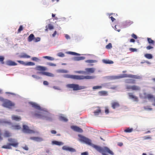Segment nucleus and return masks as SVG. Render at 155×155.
<instances>
[{
	"label": "nucleus",
	"mask_w": 155,
	"mask_h": 155,
	"mask_svg": "<svg viewBox=\"0 0 155 155\" xmlns=\"http://www.w3.org/2000/svg\"><path fill=\"white\" fill-rule=\"evenodd\" d=\"M18 143H8L6 145H5L2 146V148L7 149H11V146H13L15 147H16L18 146Z\"/></svg>",
	"instance_id": "obj_6"
},
{
	"label": "nucleus",
	"mask_w": 155,
	"mask_h": 155,
	"mask_svg": "<svg viewBox=\"0 0 155 155\" xmlns=\"http://www.w3.org/2000/svg\"><path fill=\"white\" fill-rule=\"evenodd\" d=\"M133 130L132 128H127L124 130V131L127 133H130Z\"/></svg>",
	"instance_id": "obj_38"
},
{
	"label": "nucleus",
	"mask_w": 155,
	"mask_h": 155,
	"mask_svg": "<svg viewBox=\"0 0 155 155\" xmlns=\"http://www.w3.org/2000/svg\"><path fill=\"white\" fill-rule=\"evenodd\" d=\"M100 96H107L108 95L107 92L106 91H100L98 92Z\"/></svg>",
	"instance_id": "obj_19"
},
{
	"label": "nucleus",
	"mask_w": 155,
	"mask_h": 155,
	"mask_svg": "<svg viewBox=\"0 0 155 155\" xmlns=\"http://www.w3.org/2000/svg\"><path fill=\"white\" fill-rule=\"evenodd\" d=\"M112 48V44L110 43H109L106 46V48L107 49H110Z\"/></svg>",
	"instance_id": "obj_49"
},
{
	"label": "nucleus",
	"mask_w": 155,
	"mask_h": 155,
	"mask_svg": "<svg viewBox=\"0 0 155 155\" xmlns=\"http://www.w3.org/2000/svg\"><path fill=\"white\" fill-rule=\"evenodd\" d=\"M62 149L67 151H69L71 152H75L76 150L75 149L68 147L67 146H64L62 147Z\"/></svg>",
	"instance_id": "obj_7"
},
{
	"label": "nucleus",
	"mask_w": 155,
	"mask_h": 155,
	"mask_svg": "<svg viewBox=\"0 0 155 155\" xmlns=\"http://www.w3.org/2000/svg\"><path fill=\"white\" fill-rule=\"evenodd\" d=\"M53 88L55 90H61V88H60L59 87H57V86H53Z\"/></svg>",
	"instance_id": "obj_59"
},
{
	"label": "nucleus",
	"mask_w": 155,
	"mask_h": 155,
	"mask_svg": "<svg viewBox=\"0 0 155 155\" xmlns=\"http://www.w3.org/2000/svg\"><path fill=\"white\" fill-rule=\"evenodd\" d=\"M132 37L135 39H137V36L134 34H133L131 35Z\"/></svg>",
	"instance_id": "obj_60"
},
{
	"label": "nucleus",
	"mask_w": 155,
	"mask_h": 155,
	"mask_svg": "<svg viewBox=\"0 0 155 155\" xmlns=\"http://www.w3.org/2000/svg\"><path fill=\"white\" fill-rule=\"evenodd\" d=\"M22 148L26 150H28V148L26 145H25L24 147H22Z\"/></svg>",
	"instance_id": "obj_61"
},
{
	"label": "nucleus",
	"mask_w": 155,
	"mask_h": 155,
	"mask_svg": "<svg viewBox=\"0 0 155 155\" xmlns=\"http://www.w3.org/2000/svg\"><path fill=\"white\" fill-rule=\"evenodd\" d=\"M43 58L47 59L49 60L50 61H53L54 60V58L50 56H43Z\"/></svg>",
	"instance_id": "obj_33"
},
{
	"label": "nucleus",
	"mask_w": 155,
	"mask_h": 155,
	"mask_svg": "<svg viewBox=\"0 0 155 155\" xmlns=\"http://www.w3.org/2000/svg\"><path fill=\"white\" fill-rule=\"evenodd\" d=\"M4 123L8 124L9 125L11 124V123L10 121H6L4 119H0V123Z\"/></svg>",
	"instance_id": "obj_32"
},
{
	"label": "nucleus",
	"mask_w": 155,
	"mask_h": 155,
	"mask_svg": "<svg viewBox=\"0 0 155 155\" xmlns=\"http://www.w3.org/2000/svg\"><path fill=\"white\" fill-rule=\"evenodd\" d=\"M4 59L5 58L3 56H0V62H1V64H4Z\"/></svg>",
	"instance_id": "obj_42"
},
{
	"label": "nucleus",
	"mask_w": 155,
	"mask_h": 155,
	"mask_svg": "<svg viewBox=\"0 0 155 155\" xmlns=\"http://www.w3.org/2000/svg\"><path fill=\"white\" fill-rule=\"evenodd\" d=\"M75 72L76 73H78L79 74H86V71H75Z\"/></svg>",
	"instance_id": "obj_47"
},
{
	"label": "nucleus",
	"mask_w": 155,
	"mask_h": 155,
	"mask_svg": "<svg viewBox=\"0 0 155 155\" xmlns=\"http://www.w3.org/2000/svg\"><path fill=\"white\" fill-rule=\"evenodd\" d=\"M8 141L12 143H17L15 142L16 141L15 139H12V138H9L8 139Z\"/></svg>",
	"instance_id": "obj_48"
},
{
	"label": "nucleus",
	"mask_w": 155,
	"mask_h": 155,
	"mask_svg": "<svg viewBox=\"0 0 155 155\" xmlns=\"http://www.w3.org/2000/svg\"><path fill=\"white\" fill-rule=\"evenodd\" d=\"M88 153L87 152H85L81 153V155H88Z\"/></svg>",
	"instance_id": "obj_64"
},
{
	"label": "nucleus",
	"mask_w": 155,
	"mask_h": 155,
	"mask_svg": "<svg viewBox=\"0 0 155 155\" xmlns=\"http://www.w3.org/2000/svg\"><path fill=\"white\" fill-rule=\"evenodd\" d=\"M30 139L37 142H41L43 141L42 138L39 137H31L30 138Z\"/></svg>",
	"instance_id": "obj_13"
},
{
	"label": "nucleus",
	"mask_w": 155,
	"mask_h": 155,
	"mask_svg": "<svg viewBox=\"0 0 155 155\" xmlns=\"http://www.w3.org/2000/svg\"><path fill=\"white\" fill-rule=\"evenodd\" d=\"M51 143L53 145H57L60 146L64 144V143L62 142L58 141L56 140L52 141Z\"/></svg>",
	"instance_id": "obj_15"
},
{
	"label": "nucleus",
	"mask_w": 155,
	"mask_h": 155,
	"mask_svg": "<svg viewBox=\"0 0 155 155\" xmlns=\"http://www.w3.org/2000/svg\"><path fill=\"white\" fill-rule=\"evenodd\" d=\"M32 77L37 80L40 79H41V77L38 76L36 75H32Z\"/></svg>",
	"instance_id": "obj_44"
},
{
	"label": "nucleus",
	"mask_w": 155,
	"mask_h": 155,
	"mask_svg": "<svg viewBox=\"0 0 155 155\" xmlns=\"http://www.w3.org/2000/svg\"><path fill=\"white\" fill-rule=\"evenodd\" d=\"M66 53L68 54H71L73 55L79 56L81 55V54H80L75 52L70 51L66 52Z\"/></svg>",
	"instance_id": "obj_23"
},
{
	"label": "nucleus",
	"mask_w": 155,
	"mask_h": 155,
	"mask_svg": "<svg viewBox=\"0 0 155 155\" xmlns=\"http://www.w3.org/2000/svg\"><path fill=\"white\" fill-rule=\"evenodd\" d=\"M41 40V38L39 37H37L35 38L34 41L35 42H38L39 41Z\"/></svg>",
	"instance_id": "obj_55"
},
{
	"label": "nucleus",
	"mask_w": 155,
	"mask_h": 155,
	"mask_svg": "<svg viewBox=\"0 0 155 155\" xmlns=\"http://www.w3.org/2000/svg\"><path fill=\"white\" fill-rule=\"evenodd\" d=\"M36 69L38 71H45L46 70V68L45 67L38 66L37 67Z\"/></svg>",
	"instance_id": "obj_20"
},
{
	"label": "nucleus",
	"mask_w": 155,
	"mask_h": 155,
	"mask_svg": "<svg viewBox=\"0 0 155 155\" xmlns=\"http://www.w3.org/2000/svg\"><path fill=\"white\" fill-rule=\"evenodd\" d=\"M23 29V27L22 25H21L20 26V27L18 30V32H21V31Z\"/></svg>",
	"instance_id": "obj_54"
},
{
	"label": "nucleus",
	"mask_w": 155,
	"mask_h": 155,
	"mask_svg": "<svg viewBox=\"0 0 155 155\" xmlns=\"http://www.w3.org/2000/svg\"><path fill=\"white\" fill-rule=\"evenodd\" d=\"M71 127L74 131L77 132L82 133L83 131V130L81 128L77 126H71Z\"/></svg>",
	"instance_id": "obj_9"
},
{
	"label": "nucleus",
	"mask_w": 155,
	"mask_h": 155,
	"mask_svg": "<svg viewBox=\"0 0 155 155\" xmlns=\"http://www.w3.org/2000/svg\"><path fill=\"white\" fill-rule=\"evenodd\" d=\"M2 105L4 107L11 109L15 106V104L9 100L5 99Z\"/></svg>",
	"instance_id": "obj_3"
},
{
	"label": "nucleus",
	"mask_w": 155,
	"mask_h": 155,
	"mask_svg": "<svg viewBox=\"0 0 155 155\" xmlns=\"http://www.w3.org/2000/svg\"><path fill=\"white\" fill-rule=\"evenodd\" d=\"M17 62L20 63V64L25 66L26 62H24V61H18Z\"/></svg>",
	"instance_id": "obj_57"
},
{
	"label": "nucleus",
	"mask_w": 155,
	"mask_h": 155,
	"mask_svg": "<svg viewBox=\"0 0 155 155\" xmlns=\"http://www.w3.org/2000/svg\"><path fill=\"white\" fill-rule=\"evenodd\" d=\"M127 94L129 96V99L133 100L135 101H138V99L137 97L134 95L132 93H128Z\"/></svg>",
	"instance_id": "obj_10"
},
{
	"label": "nucleus",
	"mask_w": 155,
	"mask_h": 155,
	"mask_svg": "<svg viewBox=\"0 0 155 155\" xmlns=\"http://www.w3.org/2000/svg\"><path fill=\"white\" fill-rule=\"evenodd\" d=\"M67 87L71 89L73 91H77L84 89L86 88L85 86H80L77 84H68L66 85Z\"/></svg>",
	"instance_id": "obj_2"
},
{
	"label": "nucleus",
	"mask_w": 155,
	"mask_h": 155,
	"mask_svg": "<svg viewBox=\"0 0 155 155\" xmlns=\"http://www.w3.org/2000/svg\"><path fill=\"white\" fill-rule=\"evenodd\" d=\"M102 61L104 63L106 64H113L114 63L113 61L109 59L106 60L104 59L102 60Z\"/></svg>",
	"instance_id": "obj_21"
},
{
	"label": "nucleus",
	"mask_w": 155,
	"mask_h": 155,
	"mask_svg": "<svg viewBox=\"0 0 155 155\" xmlns=\"http://www.w3.org/2000/svg\"><path fill=\"white\" fill-rule=\"evenodd\" d=\"M95 69L94 68H86L85 69V71H86V73H93L95 71Z\"/></svg>",
	"instance_id": "obj_16"
},
{
	"label": "nucleus",
	"mask_w": 155,
	"mask_h": 155,
	"mask_svg": "<svg viewBox=\"0 0 155 155\" xmlns=\"http://www.w3.org/2000/svg\"><path fill=\"white\" fill-rule=\"evenodd\" d=\"M145 57L148 59H151L153 58V56L152 54H144Z\"/></svg>",
	"instance_id": "obj_29"
},
{
	"label": "nucleus",
	"mask_w": 155,
	"mask_h": 155,
	"mask_svg": "<svg viewBox=\"0 0 155 155\" xmlns=\"http://www.w3.org/2000/svg\"><path fill=\"white\" fill-rule=\"evenodd\" d=\"M132 90L134 91H139L140 90V87L139 86L134 85H132Z\"/></svg>",
	"instance_id": "obj_25"
},
{
	"label": "nucleus",
	"mask_w": 155,
	"mask_h": 155,
	"mask_svg": "<svg viewBox=\"0 0 155 155\" xmlns=\"http://www.w3.org/2000/svg\"><path fill=\"white\" fill-rule=\"evenodd\" d=\"M133 22L130 20H127L124 22L123 23V25L124 28H126L129 26L131 24H133Z\"/></svg>",
	"instance_id": "obj_12"
},
{
	"label": "nucleus",
	"mask_w": 155,
	"mask_h": 155,
	"mask_svg": "<svg viewBox=\"0 0 155 155\" xmlns=\"http://www.w3.org/2000/svg\"><path fill=\"white\" fill-rule=\"evenodd\" d=\"M57 56L61 57H64L65 55L63 53L60 52L57 54Z\"/></svg>",
	"instance_id": "obj_45"
},
{
	"label": "nucleus",
	"mask_w": 155,
	"mask_h": 155,
	"mask_svg": "<svg viewBox=\"0 0 155 155\" xmlns=\"http://www.w3.org/2000/svg\"><path fill=\"white\" fill-rule=\"evenodd\" d=\"M35 39V36L33 34H31L28 38V41L29 42Z\"/></svg>",
	"instance_id": "obj_24"
},
{
	"label": "nucleus",
	"mask_w": 155,
	"mask_h": 155,
	"mask_svg": "<svg viewBox=\"0 0 155 155\" xmlns=\"http://www.w3.org/2000/svg\"><path fill=\"white\" fill-rule=\"evenodd\" d=\"M130 78H133L135 79H140L141 78V77L140 76L135 75H133L130 74Z\"/></svg>",
	"instance_id": "obj_31"
},
{
	"label": "nucleus",
	"mask_w": 155,
	"mask_h": 155,
	"mask_svg": "<svg viewBox=\"0 0 155 155\" xmlns=\"http://www.w3.org/2000/svg\"><path fill=\"white\" fill-rule=\"evenodd\" d=\"M147 40L148 43L149 44L154 45V41L151 39V38H147Z\"/></svg>",
	"instance_id": "obj_36"
},
{
	"label": "nucleus",
	"mask_w": 155,
	"mask_h": 155,
	"mask_svg": "<svg viewBox=\"0 0 155 155\" xmlns=\"http://www.w3.org/2000/svg\"><path fill=\"white\" fill-rule=\"evenodd\" d=\"M129 50L130 51L132 52H135L137 51V49L135 48H129Z\"/></svg>",
	"instance_id": "obj_56"
},
{
	"label": "nucleus",
	"mask_w": 155,
	"mask_h": 155,
	"mask_svg": "<svg viewBox=\"0 0 155 155\" xmlns=\"http://www.w3.org/2000/svg\"><path fill=\"white\" fill-rule=\"evenodd\" d=\"M125 87L127 89H132V86L127 84L125 85Z\"/></svg>",
	"instance_id": "obj_52"
},
{
	"label": "nucleus",
	"mask_w": 155,
	"mask_h": 155,
	"mask_svg": "<svg viewBox=\"0 0 155 155\" xmlns=\"http://www.w3.org/2000/svg\"><path fill=\"white\" fill-rule=\"evenodd\" d=\"M129 76H130V74H123L120 75L121 78L125 77L130 78Z\"/></svg>",
	"instance_id": "obj_39"
},
{
	"label": "nucleus",
	"mask_w": 155,
	"mask_h": 155,
	"mask_svg": "<svg viewBox=\"0 0 155 155\" xmlns=\"http://www.w3.org/2000/svg\"><path fill=\"white\" fill-rule=\"evenodd\" d=\"M44 75L51 77H53L54 76V74H53L46 71H44Z\"/></svg>",
	"instance_id": "obj_30"
},
{
	"label": "nucleus",
	"mask_w": 155,
	"mask_h": 155,
	"mask_svg": "<svg viewBox=\"0 0 155 155\" xmlns=\"http://www.w3.org/2000/svg\"><path fill=\"white\" fill-rule=\"evenodd\" d=\"M56 71L58 73H66L68 72V71L67 70L61 69L57 70Z\"/></svg>",
	"instance_id": "obj_22"
},
{
	"label": "nucleus",
	"mask_w": 155,
	"mask_h": 155,
	"mask_svg": "<svg viewBox=\"0 0 155 155\" xmlns=\"http://www.w3.org/2000/svg\"><path fill=\"white\" fill-rule=\"evenodd\" d=\"M59 119L60 120L64 122H67L68 121V119L66 117L62 116H60Z\"/></svg>",
	"instance_id": "obj_28"
},
{
	"label": "nucleus",
	"mask_w": 155,
	"mask_h": 155,
	"mask_svg": "<svg viewBox=\"0 0 155 155\" xmlns=\"http://www.w3.org/2000/svg\"><path fill=\"white\" fill-rule=\"evenodd\" d=\"M13 129L15 130H19L21 128V127L20 126L18 125H15L13 126Z\"/></svg>",
	"instance_id": "obj_41"
},
{
	"label": "nucleus",
	"mask_w": 155,
	"mask_h": 155,
	"mask_svg": "<svg viewBox=\"0 0 155 155\" xmlns=\"http://www.w3.org/2000/svg\"><path fill=\"white\" fill-rule=\"evenodd\" d=\"M85 57H84L75 56L73 57L72 60L75 61H79L81 60H84Z\"/></svg>",
	"instance_id": "obj_14"
},
{
	"label": "nucleus",
	"mask_w": 155,
	"mask_h": 155,
	"mask_svg": "<svg viewBox=\"0 0 155 155\" xmlns=\"http://www.w3.org/2000/svg\"><path fill=\"white\" fill-rule=\"evenodd\" d=\"M153 48V47L150 46H148L146 47V48L147 50H150Z\"/></svg>",
	"instance_id": "obj_63"
},
{
	"label": "nucleus",
	"mask_w": 155,
	"mask_h": 155,
	"mask_svg": "<svg viewBox=\"0 0 155 155\" xmlns=\"http://www.w3.org/2000/svg\"><path fill=\"white\" fill-rule=\"evenodd\" d=\"M135 81V80L131 79H127L125 81V83L129 84H134Z\"/></svg>",
	"instance_id": "obj_17"
},
{
	"label": "nucleus",
	"mask_w": 155,
	"mask_h": 155,
	"mask_svg": "<svg viewBox=\"0 0 155 155\" xmlns=\"http://www.w3.org/2000/svg\"><path fill=\"white\" fill-rule=\"evenodd\" d=\"M119 104L118 102H114L112 103V107L114 109L116 108V107H119Z\"/></svg>",
	"instance_id": "obj_27"
},
{
	"label": "nucleus",
	"mask_w": 155,
	"mask_h": 155,
	"mask_svg": "<svg viewBox=\"0 0 155 155\" xmlns=\"http://www.w3.org/2000/svg\"><path fill=\"white\" fill-rule=\"evenodd\" d=\"M36 73L38 74L44 75V71H38Z\"/></svg>",
	"instance_id": "obj_62"
},
{
	"label": "nucleus",
	"mask_w": 155,
	"mask_h": 155,
	"mask_svg": "<svg viewBox=\"0 0 155 155\" xmlns=\"http://www.w3.org/2000/svg\"><path fill=\"white\" fill-rule=\"evenodd\" d=\"M29 103L32 107L37 110L35 112L32 113V115L35 117L37 119L50 121L52 120V114L48 112L46 109H44L41 107L36 103L30 102Z\"/></svg>",
	"instance_id": "obj_1"
},
{
	"label": "nucleus",
	"mask_w": 155,
	"mask_h": 155,
	"mask_svg": "<svg viewBox=\"0 0 155 155\" xmlns=\"http://www.w3.org/2000/svg\"><path fill=\"white\" fill-rule=\"evenodd\" d=\"M31 60L33 61H35L36 62H39L41 61L40 59L36 57H32Z\"/></svg>",
	"instance_id": "obj_40"
},
{
	"label": "nucleus",
	"mask_w": 155,
	"mask_h": 155,
	"mask_svg": "<svg viewBox=\"0 0 155 155\" xmlns=\"http://www.w3.org/2000/svg\"><path fill=\"white\" fill-rule=\"evenodd\" d=\"M63 77L64 78H71L75 80H78V75L65 74L63 75Z\"/></svg>",
	"instance_id": "obj_8"
},
{
	"label": "nucleus",
	"mask_w": 155,
	"mask_h": 155,
	"mask_svg": "<svg viewBox=\"0 0 155 155\" xmlns=\"http://www.w3.org/2000/svg\"><path fill=\"white\" fill-rule=\"evenodd\" d=\"M48 28L50 30H51L54 28V26L51 24L48 25Z\"/></svg>",
	"instance_id": "obj_51"
},
{
	"label": "nucleus",
	"mask_w": 155,
	"mask_h": 155,
	"mask_svg": "<svg viewBox=\"0 0 155 155\" xmlns=\"http://www.w3.org/2000/svg\"><path fill=\"white\" fill-rule=\"evenodd\" d=\"M6 65L10 66H15L17 64L15 62L10 60L7 61H6Z\"/></svg>",
	"instance_id": "obj_11"
},
{
	"label": "nucleus",
	"mask_w": 155,
	"mask_h": 155,
	"mask_svg": "<svg viewBox=\"0 0 155 155\" xmlns=\"http://www.w3.org/2000/svg\"><path fill=\"white\" fill-rule=\"evenodd\" d=\"M35 65V64L32 62H28L25 63V66H33Z\"/></svg>",
	"instance_id": "obj_37"
},
{
	"label": "nucleus",
	"mask_w": 155,
	"mask_h": 155,
	"mask_svg": "<svg viewBox=\"0 0 155 155\" xmlns=\"http://www.w3.org/2000/svg\"><path fill=\"white\" fill-rule=\"evenodd\" d=\"M147 97L149 99H151L153 98V95L150 94H148L147 95Z\"/></svg>",
	"instance_id": "obj_53"
},
{
	"label": "nucleus",
	"mask_w": 155,
	"mask_h": 155,
	"mask_svg": "<svg viewBox=\"0 0 155 155\" xmlns=\"http://www.w3.org/2000/svg\"><path fill=\"white\" fill-rule=\"evenodd\" d=\"M85 62L87 63H96L97 61L95 60H87L85 61Z\"/></svg>",
	"instance_id": "obj_35"
},
{
	"label": "nucleus",
	"mask_w": 155,
	"mask_h": 155,
	"mask_svg": "<svg viewBox=\"0 0 155 155\" xmlns=\"http://www.w3.org/2000/svg\"><path fill=\"white\" fill-rule=\"evenodd\" d=\"M95 78V76H94L87 75L84 76L83 75H78V80H83L93 79Z\"/></svg>",
	"instance_id": "obj_5"
},
{
	"label": "nucleus",
	"mask_w": 155,
	"mask_h": 155,
	"mask_svg": "<svg viewBox=\"0 0 155 155\" xmlns=\"http://www.w3.org/2000/svg\"><path fill=\"white\" fill-rule=\"evenodd\" d=\"M47 65L51 66H55L56 64L51 62H48L47 63Z\"/></svg>",
	"instance_id": "obj_50"
},
{
	"label": "nucleus",
	"mask_w": 155,
	"mask_h": 155,
	"mask_svg": "<svg viewBox=\"0 0 155 155\" xmlns=\"http://www.w3.org/2000/svg\"><path fill=\"white\" fill-rule=\"evenodd\" d=\"M102 88V86H94L92 87L93 90H96L97 89H101Z\"/></svg>",
	"instance_id": "obj_46"
},
{
	"label": "nucleus",
	"mask_w": 155,
	"mask_h": 155,
	"mask_svg": "<svg viewBox=\"0 0 155 155\" xmlns=\"http://www.w3.org/2000/svg\"><path fill=\"white\" fill-rule=\"evenodd\" d=\"M20 57L21 58H30V56L27 55L25 53H23L20 55Z\"/></svg>",
	"instance_id": "obj_34"
},
{
	"label": "nucleus",
	"mask_w": 155,
	"mask_h": 155,
	"mask_svg": "<svg viewBox=\"0 0 155 155\" xmlns=\"http://www.w3.org/2000/svg\"><path fill=\"white\" fill-rule=\"evenodd\" d=\"M12 119L16 121H19L21 120V117L16 115H12Z\"/></svg>",
	"instance_id": "obj_18"
},
{
	"label": "nucleus",
	"mask_w": 155,
	"mask_h": 155,
	"mask_svg": "<svg viewBox=\"0 0 155 155\" xmlns=\"http://www.w3.org/2000/svg\"><path fill=\"white\" fill-rule=\"evenodd\" d=\"M144 109L145 110L147 111H150L152 110V108L148 107H144Z\"/></svg>",
	"instance_id": "obj_58"
},
{
	"label": "nucleus",
	"mask_w": 155,
	"mask_h": 155,
	"mask_svg": "<svg viewBox=\"0 0 155 155\" xmlns=\"http://www.w3.org/2000/svg\"><path fill=\"white\" fill-rule=\"evenodd\" d=\"M101 112V110L100 109H97L94 111V115L95 116H97L99 115Z\"/></svg>",
	"instance_id": "obj_26"
},
{
	"label": "nucleus",
	"mask_w": 155,
	"mask_h": 155,
	"mask_svg": "<svg viewBox=\"0 0 155 155\" xmlns=\"http://www.w3.org/2000/svg\"><path fill=\"white\" fill-rule=\"evenodd\" d=\"M4 136L5 137H8L10 136V134L8 131H6L4 133Z\"/></svg>",
	"instance_id": "obj_43"
},
{
	"label": "nucleus",
	"mask_w": 155,
	"mask_h": 155,
	"mask_svg": "<svg viewBox=\"0 0 155 155\" xmlns=\"http://www.w3.org/2000/svg\"><path fill=\"white\" fill-rule=\"evenodd\" d=\"M23 131L24 133L28 134L35 133H36L34 130L30 129L26 125H23Z\"/></svg>",
	"instance_id": "obj_4"
}]
</instances>
